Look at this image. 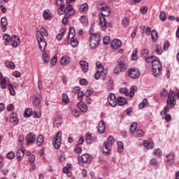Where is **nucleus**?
I'll return each mask as SVG.
<instances>
[{
	"label": "nucleus",
	"instance_id": "obj_51",
	"mask_svg": "<svg viewBox=\"0 0 179 179\" xmlns=\"http://www.w3.org/2000/svg\"><path fill=\"white\" fill-rule=\"evenodd\" d=\"M141 55L143 57V58H146L148 55H149V50L148 49H144L141 51Z\"/></svg>",
	"mask_w": 179,
	"mask_h": 179
},
{
	"label": "nucleus",
	"instance_id": "obj_46",
	"mask_svg": "<svg viewBox=\"0 0 179 179\" xmlns=\"http://www.w3.org/2000/svg\"><path fill=\"white\" fill-rule=\"evenodd\" d=\"M62 100L64 103H66V104H68V103H69V97H68V94H63L62 95Z\"/></svg>",
	"mask_w": 179,
	"mask_h": 179
},
{
	"label": "nucleus",
	"instance_id": "obj_55",
	"mask_svg": "<svg viewBox=\"0 0 179 179\" xmlns=\"http://www.w3.org/2000/svg\"><path fill=\"white\" fill-rule=\"evenodd\" d=\"M141 13H142L143 15H145L148 12V7L146 6H142L140 9Z\"/></svg>",
	"mask_w": 179,
	"mask_h": 179
},
{
	"label": "nucleus",
	"instance_id": "obj_61",
	"mask_svg": "<svg viewBox=\"0 0 179 179\" xmlns=\"http://www.w3.org/2000/svg\"><path fill=\"white\" fill-rule=\"evenodd\" d=\"M164 115H165V120L166 122H170V121H171V115L165 113Z\"/></svg>",
	"mask_w": 179,
	"mask_h": 179
},
{
	"label": "nucleus",
	"instance_id": "obj_8",
	"mask_svg": "<svg viewBox=\"0 0 179 179\" xmlns=\"http://www.w3.org/2000/svg\"><path fill=\"white\" fill-rule=\"evenodd\" d=\"M145 34L147 36H150L151 34V38L154 43H156L157 41V31L153 29L152 31V29L150 27H147L145 29Z\"/></svg>",
	"mask_w": 179,
	"mask_h": 179
},
{
	"label": "nucleus",
	"instance_id": "obj_35",
	"mask_svg": "<svg viewBox=\"0 0 179 179\" xmlns=\"http://www.w3.org/2000/svg\"><path fill=\"white\" fill-rule=\"evenodd\" d=\"M138 128V124L136 122H133L129 127L130 134H134L136 129Z\"/></svg>",
	"mask_w": 179,
	"mask_h": 179
},
{
	"label": "nucleus",
	"instance_id": "obj_59",
	"mask_svg": "<svg viewBox=\"0 0 179 179\" xmlns=\"http://www.w3.org/2000/svg\"><path fill=\"white\" fill-rule=\"evenodd\" d=\"M119 92L122 94H128V89L127 88H120Z\"/></svg>",
	"mask_w": 179,
	"mask_h": 179
},
{
	"label": "nucleus",
	"instance_id": "obj_63",
	"mask_svg": "<svg viewBox=\"0 0 179 179\" xmlns=\"http://www.w3.org/2000/svg\"><path fill=\"white\" fill-rule=\"evenodd\" d=\"M167 94H168L167 90H166V89H164L163 91L160 92L159 96L160 97H166Z\"/></svg>",
	"mask_w": 179,
	"mask_h": 179
},
{
	"label": "nucleus",
	"instance_id": "obj_42",
	"mask_svg": "<svg viewBox=\"0 0 179 179\" xmlns=\"http://www.w3.org/2000/svg\"><path fill=\"white\" fill-rule=\"evenodd\" d=\"M38 44H39V48L41 51H45V47H47V43L45 42V41H43L42 42H38Z\"/></svg>",
	"mask_w": 179,
	"mask_h": 179
},
{
	"label": "nucleus",
	"instance_id": "obj_7",
	"mask_svg": "<svg viewBox=\"0 0 179 179\" xmlns=\"http://www.w3.org/2000/svg\"><path fill=\"white\" fill-rule=\"evenodd\" d=\"M78 164L82 166L83 163H92L93 160V157L89 154H83L81 157H78Z\"/></svg>",
	"mask_w": 179,
	"mask_h": 179
},
{
	"label": "nucleus",
	"instance_id": "obj_58",
	"mask_svg": "<svg viewBox=\"0 0 179 179\" xmlns=\"http://www.w3.org/2000/svg\"><path fill=\"white\" fill-rule=\"evenodd\" d=\"M41 33L43 34V36H48V31L44 27L41 28Z\"/></svg>",
	"mask_w": 179,
	"mask_h": 179
},
{
	"label": "nucleus",
	"instance_id": "obj_10",
	"mask_svg": "<svg viewBox=\"0 0 179 179\" xmlns=\"http://www.w3.org/2000/svg\"><path fill=\"white\" fill-rule=\"evenodd\" d=\"M10 41L12 47L14 48H17V47H19V45L20 44V39L19 38V36L16 35L13 36Z\"/></svg>",
	"mask_w": 179,
	"mask_h": 179
},
{
	"label": "nucleus",
	"instance_id": "obj_3",
	"mask_svg": "<svg viewBox=\"0 0 179 179\" xmlns=\"http://www.w3.org/2000/svg\"><path fill=\"white\" fill-rule=\"evenodd\" d=\"M57 13L59 15H64V13L67 16H72L75 13V9L72 5H62L57 10Z\"/></svg>",
	"mask_w": 179,
	"mask_h": 179
},
{
	"label": "nucleus",
	"instance_id": "obj_21",
	"mask_svg": "<svg viewBox=\"0 0 179 179\" xmlns=\"http://www.w3.org/2000/svg\"><path fill=\"white\" fill-rule=\"evenodd\" d=\"M8 82H9V78L7 77H3L0 79V86L1 89H6V86H8Z\"/></svg>",
	"mask_w": 179,
	"mask_h": 179
},
{
	"label": "nucleus",
	"instance_id": "obj_62",
	"mask_svg": "<svg viewBox=\"0 0 179 179\" xmlns=\"http://www.w3.org/2000/svg\"><path fill=\"white\" fill-rule=\"evenodd\" d=\"M29 162L30 163H34L36 162V156L34 155H31L29 157Z\"/></svg>",
	"mask_w": 179,
	"mask_h": 179
},
{
	"label": "nucleus",
	"instance_id": "obj_39",
	"mask_svg": "<svg viewBox=\"0 0 179 179\" xmlns=\"http://www.w3.org/2000/svg\"><path fill=\"white\" fill-rule=\"evenodd\" d=\"M117 152L118 153H122L124 152V143L122 141L117 143Z\"/></svg>",
	"mask_w": 179,
	"mask_h": 179
},
{
	"label": "nucleus",
	"instance_id": "obj_18",
	"mask_svg": "<svg viewBox=\"0 0 179 179\" xmlns=\"http://www.w3.org/2000/svg\"><path fill=\"white\" fill-rule=\"evenodd\" d=\"M166 164L168 166H171L173 163H174V154L173 152H170L168 155L166 156Z\"/></svg>",
	"mask_w": 179,
	"mask_h": 179
},
{
	"label": "nucleus",
	"instance_id": "obj_32",
	"mask_svg": "<svg viewBox=\"0 0 179 179\" xmlns=\"http://www.w3.org/2000/svg\"><path fill=\"white\" fill-rule=\"evenodd\" d=\"M122 26L123 27H128L129 26V18H128V17H123L122 20Z\"/></svg>",
	"mask_w": 179,
	"mask_h": 179
},
{
	"label": "nucleus",
	"instance_id": "obj_47",
	"mask_svg": "<svg viewBox=\"0 0 179 179\" xmlns=\"http://www.w3.org/2000/svg\"><path fill=\"white\" fill-rule=\"evenodd\" d=\"M80 21L83 24H87L89 20H87V17H86L85 15H83L80 17Z\"/></svg>",
	"mask_w": 179,
	"mask_h": 179
},
{
	"label": "nucleus",
	"instance_id": "obj_26",
	"mask_svg": "<svg viewBox=\"0 0 179 179\" xmlns=\"http://www.w3.org/2000/svg\"><path fill=\"white\" fill-rule=\"evenodd\" d=\"M111 146L110 145L108 144L107 143L104 142L103 143V150L104 153H106L108 155L110 152H111Z\"/></svg>",
	"mask_w": 179,
	"mask_h": 179
},
{
	"label": "nucleus",
	"instance_id": "obj_19",
	"mask_svg": "<svg viewBox=\"0 0 179 179\" xmlns=\"http://www.w3.org/2000/svg\"><path fill=\"white\" fill-rule=\"evenodd\" d=\"M85 141L88 145H91V143H93V142H96V138H94L92 134L87 133L85 135Z\"/></svg>",
	"mask_w": 179,
	"mask_h": 179
},
{
	"label": "nucleus",
	"instance_id": "obj_6",
	"mask_svg": "<svg viewBox=\"0 0 179 179\" xmlns=\"http://www.w3.org/2000/svg\"><path fill=\"white\" fill-rule=\"evenodd\" d=\"M61 142H62V132L58 131L55 137L52 139V145L55 149L61 148Z\"/></svg>",
	"mask_w": 179,
	"mask_h": 179
},
{
	"label": "nucleus",
	"instance_id": "obj_41",
	"mask_svg": "<svg viewBox=\"0 0 179 179\" xmlns=\"http://www.w3.org/2000/svg\"><path fill=\"white\" fill-rule=\"evenodd\" d=\"M96 71H99V72H106L104 71V68L103 67L100 62H96Z\"/></svg>",
	"mask_w": 179,
	"mask_h": 179
},
{
	"label": "nucleus",
	"instance_id": "obj_36",
	"mask_svg": "<svg viewBox=\"0 0 179 179\" xmlns=\"http://www.w3.org/2000/svg\"><path fill=\"white\" fill-rule=\"evenodd\" d=\"M148 99H143L142 102L138 104V108L142 110V108H145V106H148Z\"/></svg>",
	"mask_w": 179,
	"mask_h": 179
},
{
	"label": "nucleus",
	"instance_id": "obj_64",
	"mask_svg": "<svg viewBox=\"0 0 179 179\" xmlns=\"http://www.w3.org/2000/svg\"><path fill=\"white\" fill-rule=\"evenodd\" d=\"M80 85H87V80L83 78L80 80Z\"/></svg>",
	"mask_w": 179,
	"mask_h": 179
},
{
	"label": "nucleus",
	"instance_id": "obj_40",
	"mask_svg": "<svg viewBox=\"0 0 179 179\" xmlns=\"http://www.w3.org/2000/svg\"><path fill=\"white\" fill-rule=\"evenodd\" d=\"M61 124H62V120H61V118H57L53 123V127H55V128H59Z\"/></svg>",
	"mask_w": 179,
	"mask_h": 179
},
{
	"label": "nucleus",
	"instance_id": "obj_53",
	"mask_svg": "<svg viewBox=\"0 0 179 179\" xmlns=\"http://www.w3.org/2000/svg\"><path fill=\"white\" fill-rule=\"evenodd\" d=\"M69 17H71V16H67L66 14L62 19V23L63 24H68V22H69Z\"/></svg>",
	"mask_w": 179,
	"mask_h": 179
},
{
	"label": "nucleus",
	"instance_id": "obj_38",
	"mask_svg": "<svg viewBox=\"0 0 179 179\" xmlns=\"http://www.w3.org/2000/svg\"><path fill=\"white\" fill-rule=\"evenodd\" d=\"M24 117H31L33 115V109L31 108H27L24 110Z\"/></svg>",
	"mask_w": 179,
	"mask_h": 179
},
{
	"label": "nucleus",
	"instance_id": "obj_43",
	"mask_svg": "<svg viewBox=\"0 0 179 179\" xmlns=\"http://www.w3.org/2000/svg\"><path fill=\"white\" fill-rule=\"evenodd\" d=\"M105 143L110 145V146H113V145H114L115 143V139L112 136H110L108 137L107 141H105Z\"/></svg>",
	"mask_w": 179,
	"mask_h": 179
},
{
	"label": "nucleus",
	"instance_id": "obj_48",
	"mask_svg": "<svg viewBox=\"0 0 179 179\" xmlns=\"http://www.w3.org/2000/svg\"><path fill=\"white\" fill-rule=\"evenodd\" d=\"M131 58L133 61H136L138 59V49H134L131 55Z\"/></svg>",
	"mask_w": 179,
	"mask_h": 179
},
{
	"label": "nucleus",
	"instance_id": "obj_52",
	"mask_svg": "<svg viewBox=\"0 0 179 179\" xmlns=\"http://www.w3.org/2000/svg\"><path fill=\"white\" fill-rule=\"evenodd\" d=\"M41 103V100L37 97H35L34 100L33 101V104L34 106H40Z\"/></svg>",
	"mask_w": 179,
	"mask_h": 179
},
{
	"label": "nucleus",
	"instance_id": "obj_44",
	"mask_svg": "<svg viewBox=\"0 0 179 179\" xmlns=\"http://www.w3.org/2000/svg\"><path fill=\"white\" fill-rule=\"evenodd\" d=\"M159 19L162 22H164L167 20V15L166 14V12L162 11L159 15Z\"/></svg>",
	"mask_w": 179,
	"mask_h": 179
},
{
	"label": "nucleus",
	"instance_id": "obj_2",
	"mask_svg": "<svg viewBox=\"0 0 179 179\" xmlns=\"http://www.w3.org/2000/svg\"><path fill=\"white\" fill-rule=\"evenodd\" d=\"M176 92L174 91H170L168 95V99L166 101V106L164 107L163 112H161V114H167L170 108H174L176 107V101L175 99Z\"/></svg>",
	"mask_w": 179,
	"mask_h": 179
},
{
	"label": "nucleus",
	"instance_id": "obj_37",
	"mask_svg": "<svg viewBox=\"0 0 179 179\" xmlns=\"http://www.w3.org/2000/svg\"><path fill=\"white\" fill-rule=\"evenodd\" d=\"M13 87H14L12 84L8 85V89L10 91V94L11 96H15L16 94V92L15 91V89Z\"/></svg>",
	"mask_w": 179,
	"mask_h": 179
},
{
	"label": "nucleus",
	"instance_id": "obj_12",
	"mask_svg": "<svg viewBox=\"0 0 179 179\" xmlns=\"http://www.w3.org/2000/svg\"><path fill=\"white\" fill-rule=\"evenodd\" d=\"M36 140L37 137L36 136V134H34V133H29L27 135V143H34V142H36Z\"/></svg>",
	"mask_w": 179,
	"mask_h": 179
},
{
	"label": "nucleus",
	"instance_id": "obj_14",
	"mask_svg": "<svg viewBox=\"0 0 179 179\" xmlns=\"http://www.w3.org/2000/svg\"><path fill=\"white\" fill-rule=\"evenodd\" d=\"M121 45H122V43L119 39H114L111 43V48L113 50H118V48H121Z\"/></svg>",
	"mask_w": 179,
	"mask_h": 179
},
{
	"label": "nucleus",
	"instance_id": "obj_31",
	"mask_svg": "<svg viewBox=\"0 0 179 179\" xmlns=\"http://www.w3.org/2000/svg\"><path fill=\"white\" fill-rule=\"evenodd\" d=\"M76 32L75 31L74 27H70L67 39L69 40L72 37H75Z\"/></svg>",
	"mask_w": 179,
	"mask_h": 179
},
{
	"label": "nucleus",
	"instance_id": "obj_54",
	"mask_svg": "<svg viewBox=\"0 0 179 179\" xmlns=\"http://www.w3.org/2000/svg\"><path fill=\"white\" fill-rule=\"evenodd\" d=\"M169 47H170V42L169 41L165 42L163 46L164 51H167V50H169Z\"/></svg>",
	"mask_w": 179,
	"mask_h": 179
},
{
	"label": "nucleus",
	"instance_id": "obj_22",
	"mask_svg": "<svg viewBox=\"0 0 179 179\" xmlns=\"http://www.w3.org/2000/svg\"><path fill=\"white\" fill-rule=\"evenodd\" d=\"M1 26L2 27L3 31H6V26H8V19L6 17H3L1 19Z\"/></svg>",
	"mask_w": 179,
	"mask_h": 179
},
{
	"label": "nucleus",
	"instance_id": "obj_34",
	"mask_svg": "<svg viewBox=\"0 0 179 179\" xmlns=\"http://www.w3.org/2000/svg\"><path fill=\"white\" fill-rule=\"evenodd\" d=\"M44 143V136L43 135H39L36 140V144L38 146H41Z\"/></svg>",
	"mask_w": 179,
	"mask_h": 179
},
{
	"label": "nucleus",
	"instance_id": "obj_49",
	"mask_svg": "<svg viewBox=\"0 0 179 179\" xmlns=\"http://www.w3.org/2000/svg\"><path fill=\"white\" fill-rule=\"evenodd\" d=\"M36 38H37L38 43L45 41V38H44V36L41 33L38 34Z\"/></svg>",
	"mask_w": 179,
	"mask_h": 179
},
{
	"label": "nucleus",
	"instance_id": "obj_33",
	"mask_svg": "<svg viewBox=\"0 0 179 179\" xmlns=\"http://www.w3.org/2000/svg\"><path fill=\"white\" fill-rule=\"evenodd\" d=\"M89 9V5L87 3H83L80 7V12H83V13H86Z\"/></svg>",
	"mask_w": 179,
	"mask_h": 179
},
{
	"label": "nucleus",
	"instance_id": "obj_13",
	"mask_svg": "<svg viewBox=\"0 0 179 179\" xmlns=\"http://www.w3.org/2000/svg\"><path fill=\"white\" fill-rule=\"evenodd\" d=\"M117 68H120V72H125V71H127V68H128V64L125 63L124 60L120 59Z\"/></svg>",
	"mask_w": 179,
	"mask_h": 179
},
{
	"label": "nucleus",
	"instance_id": "obj_20",
	"mask_svg": "<svg viewBox=\"0 0 179 179\" xmlns=\"http://www.w3.org/2000/svg\"><path fill=\"white\" fill-rule=\"evenodd\" d=\"M97 129L99 134H104V132H106V123L103 120H101L99 123Z\"/></svg>",
	"mask_w": 179,
	"mask_h": 179
},
{
	"label": "nucleus",
	"instance_id": "obj_5",
	"mask_svg": "<svg viewBox=\"0 0 179 179\" xmlns=\"http://www.w3.org/2000/svg\"><path fill=\"white\" fill-rule=\"evenodd\" d=\"M99 44H100V34H92L90 38V45L91 48L93 50H94V48H97V47H99Z\"/></svg>",
	"mask_w": 179,
	"mask_h": 179
},
{
	"label": "nucleus",
	"instance_id": "obj_23",
	"mask_svg": "<svg viewBox=\"0 0 179 179\" xmlns=\"http://www.w3.org/2000/svg\"><path fill=\"white\" fill-rule=\"evenodd\" d=\"M78 107L82 113H86L87 111V105L85 102L78 103Z\"/></svg>",
	"mask_w": 179,
	"mask_h": 179
},
{
	"label": "nucleus",
	"instance_id": "obj_4",
	"mask_svg": "<svg viewBox=\"0 0 179 179\" xmlns=\"http://www.w3.org/2000/svg\"><path fill=\"white\" fill-rule=\"evenodd\" d=\"M145 62H148V64H150L152 62V72L153 76H157V59H156V57L151 56L150 57L145 58Z\"/></svg>",
	"mask_w": 179,
	"mask_h": 179
},
{
	"label": "nucleus",
	"instance_id": "obj_24",
	"mask_svg": "<svg viewBox=\"0 0 179 179\" xmlns=\"http://www.w3.org/2000/svg\"><path fill=\"white\" fill-rule=\"evenodd\" d=\"M80 65L83 72H87L89 71V63L86 61H80Z\"/></svg>",
	"mask_w": 179,
	"mask_h": 179
},
{
	"label": "nucleus",
	"instance_id": "obj_29",
	"mask_svg": "<svg viewBox=\"0 0 179 179\" xmlns=\"http://www.w3.org/2000/svg\"><path fill=\"white\" fill-rule=\"evenodd\" d=\"M117 104L118 106H125L127 104V99L124 97L119 96L117 99Z\"/></svg>",
	"mask_w": 179,
	"mask_h": 179
},
{
	"label": "nucleus",
	"instance_id": "obj_50",
	"mask_svg": "<svg viewBox=\"0 0 179 179\" xmlns=\"http://www.w3.org/2000/svg\"><path fill=\"white\" fill-rule=\"evenodd\" d=\"M7 159L12 160L15 157V152L13 151L9 152L6 155Z\"/></svg>",
	"mask_w": 179,
	"mask_h": 179
},
{
	"label": "nucleus",
	"instance_id": "obj_60",
	"mask_svg": "<svg viewBox=\"0 0 179 179\" xmlns=\"http://www.w3.org/2000/svg\"><path fill=\"white\" fill-rule=\"evenodd\" d=\"M136 135L138 138H142V136H143V135H145V133H143V131H142V130H137Z\"/></svg>",
	"mask_w": 179,
	"mask_h": 179
},
{
	"label": "nucleus",
	"instance_id": "obj_16",
	"mask_svg": "<svg viewBox=\"0 0 179 179\" xmlns=\"http://www.w3.org/2000/svg\"><path fill=\"white\" fill-rule=\"evenodd\" d=\"M94 76L96 80H99V79H100V78H102V79L104 80H106V77L107 76V73L96 70V72Z\"/></svg>",
	"mask_w": 179,
	"mask_h": 179
},
{
	"label": "nucleus",
	"instance_id": "obj_9",
	"mask_svg": "<svg viewBox=\"0 0 179 179\" xmlns=\"http://www.w3.org/2000/svg\"><path fill=\"white\" fill-rule=\"evenodd\" d=\"M128 76H129L132 79H138V78L141 76V71L138 69H130L128 71Z\"/></svg>",
	"mask_w": 179,
	"mask_h": 179
},
{
	"label": "nucleus",
	"instance_id": "obj_30",
	"mask_svg": "<svg viewBox=\"0 0 179 179\" xmlns=\"http://www.w3.org/2000/svg\"><path fill=\"white\" fill-rule=\"evenodd\" d=\"M71 45L73 46L74 48H76V47H78V45H79V41H78V39L75 38V37L71 36Z\"/></svg>",
	"mask_w": 179,
	"mask_h": 179
},
{
	"label": "nucleus",
	"instance_id": "obj_1",
	"mask_svg": "<svg viewBox=\"0 0 179 179\" xmlns=\"http://www.w3.org/2000/svg\"><path fill=\"white\" fill-rule=\"evenodd\" d=\"M110 13H111V8H110V7L107 6L101 7V13H99V26L103 31L107 29L106 17L110 16Z\"/></svg>",
	"mask_w": 179,
	"mask_h": 179
},
{
	"label": "nucleus",
	"instance_id": "obj_45",
	"mask_svg": "<svg viewBox=\"0 0 179 179\" xmlns=\"http://www.w3.org/2000/svg\"><path fill=\"white\" fill-rule=\"evenodd\" d=\"M5 65L6 68H10V69H15V68H16L13 62H7L5 63Z\"/></svg>",
	"mask_w": 179,
	"mask_h": 179
},
{
	"label": "nucleus",
	"instance_id": "obj_56",
	"mask_svg": "<svg viewBox=\"0 0 179 179\" xmlns=\"http://www.w3.org/2000/svg\"><path fill=\"white\" fill-rule=\"evenodd\" d=\"M110 41H111V40L110 39V37L106 36L103 38V43H105L106 45H108V44H110Z\"/></svg>",
	"mask_w": 179,
	"mask_h": 179
},
{
	"label": "nucleus",
	"instance_id": "obj_15",
	"mask_svg": "<svg viewBox=\"0 0 179 179\" xmlns=\"http://www.w3.org/2000/svg\"><path fill=\"white\" fill-rule=\"evenodd\" d=\"M70 63L71 57L68 55L63 56L60 60V64L62 66H66V65H68Z\"/></svg>",
	"mask_w": 179,
	"mask_h": 179
},
{
	"label": "nucleus",
	"instance_id": "obj_27",
	"mask_svg": "<svg viewBox=\"0 0 179 179\" xmlns=\"http://www.w3.org/2000/svg\"><path fill=\"white\" fill-rule=\"evenodd\" d=\"M143 145L145 148H148V149H153L155 148V144L152 142L150 143L148 140L143 141Z\"/></svg>",
	"mask_w": 179,
	"mask_h": 179
},
{
	"label": "nucleus",
	"instance_id": "obj_25",
	"mask_svg": "<svg viewBox=\"0 0 179 179\" xmlns=\"http://www.w3.org/2000/svg\"><path fill=\"white\" fill-rule=\"evenodd\" d=\"M12 37L10 36L8 34H3V40H4V45H9Z\"/></svg>",
	"mask_w": 179,
	"mask_h": 179
},
{
	"label": "nucleus",
	"instance_id": "obj_17",
	"mask_svg": "<svg viewBox=\"0 0 179 179\" xmlns=\"http://www.w3.org/2000/svg\"><path fill=\"white\" fill-rule=\"evenodd\" d=\"M17 162H22L24 157V150L18 149L16 153Z\"/></svg>",
	"mask_w": 179,
	"mask_h": 179
},
{
	"label": "nucleus",
	"instance_id": "obj_28",
	"mask_svg": "<svg viewBox=\"0 0 179 179\" xmlns=\"http://www.w3.org/2000/svg\"><path fill=\"white\" fill-rule=\"evenodd\" d=\"M66 33V28H62L60 29V34H59L57 36L56 38L59 41H61L62 40V37H64V35Z\"/></svg>",
	"mask_w": 179,
	"mask_h": 179
},
{
	"label": "nucleus",
	"instance_id": "obj_11",
	"mask_svg": "<svg viewBox=\"0 0 179 179\" xmlns=\"http://www.w3.org/2000/svg\"><path fill=\"white\" fill-rule=\"evenodd\" d=\"M117 100L115 95L113 93H110L108 96V101L111 107H115L117 106Z\"/></svg>",
	"mask_w": 179,
	"mask_h": 179
},
{
	"label": "nucleus",
	"instance_id": "obj_57",
	"mask_svg": "<svg viewBox=\"0 0 179 179\" xmlns=\"http://www.w3.org/2000/svg\"><path fill=\"white\" fill-rule=\"evenodd\" d=\"M74 151L78 155L82 153V147H80L79 145H77L76 148L74 149Z\"/></svg>",
	"mask_w": 179,
	"mask_h": 179
}]
</instances>
